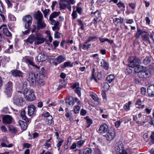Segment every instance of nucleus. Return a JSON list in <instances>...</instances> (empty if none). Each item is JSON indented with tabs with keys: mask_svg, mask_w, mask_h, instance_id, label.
<instances>
[{
	"mask_svg": "<svg viewBox=\"0 0 154 154\" xmlns=\"http://www.w3.org/2000/svg\"><path fill=\"white\" fill-rule=\"evenodd\" d=\"M94 151L96 154H101V152L98 148H95Z\"/></svg>",
	"mask_w": 154,
	"mask_h": 154,
	"instance_id": "nucleus-57",
	"label": "nucleus"
},
{
	"mask_svg": "<svg viewBox=\"0 0 154 154\" xmlns=\"http://www.w3.org/2000/svg\"><path fill=\"white\" fill-rule=\"evenodd\" d=\"M77 146L76 144L74 143H73L72 145L69 148L70 149H74L76 148V146Z\"/></svg>",
	"mask_w": 154,
	"mask_h": 154,
	"instance_id": "nucleus-59",
	"label": "nucleus"
},
{
	"mask_svg": "<svg viewBox=\"0 0 154 154\" xmlns=\"http://www.w3.org/2000/svg\"><path fill=\"white\" fill-rule=\"evenodd\" d=\"M91 45V44H88V45H84L83 46V49L84 50H86L88 49L89 48L90 46Z\"/></svg>",
	"mask_w": 154,
	"mask_h": 154,
	"instance_id": "nucleus-63",
	"label": "nucleus"
},
{
	"mask_svg": "<svg viewBox=\"0 0 154 154\" xmlns=\"http://www.w3.org/2000/svg\"><path fill=\"white\" fill-rule=\"evenodd\" d=\"M85 119L86 120L88 124V125L86 127L87 128H88L92 123V120L88 116L85 117Z\"/></svg>",
	"mask_w": 154,
	"mask_h": 154,
	"instance_id": "nucleus-35",
	"label": "nucleus"
},
{
	"mask_svg": "<svg viewBox=\"0 0 154 154\" xmlns=\"http://www.w3.org/2000/svg\"><path fill=\"white\" fill-rule=\"evenodd\" d=\"M23 20L25 23V28H28L32 23V18L31 16L30 15H26L23 18Z\"/></svg>",
	"mask_w": 154,
	"mask_h": 154,
	"instance_id": "nucleus-7",
	"label": "nucleus"
},
{
	"mask_svg": "<svg viewBox=\"0 0 154 154\" xmlns=\"http://www.w3.org/2000/svg\"><path fill=\"white\" fill-rule=\"evenodd\" d=\"M14 103L17 106L21 107L24 105L25 101L23 98L20 97L15 99L14 101Z\"/></svg>",
	"mask_w": 154,
	"mask_h": 154,
	"instance_id": "nucleus-13",
	"label": "nucleus"
},
{
	"mask_svg": "<svg viewBox=\"0 0 154 154\" xmlns=\"http://www.w3.org/2000/svg\"><path fill=\"white\" fill-rule=\"evenodd\" d=\"M3 32L4 34L6 36L9 37H11L12 35L8 29L5 28H3Z\"/></svg>",
	"mask_w": 154,
	"mask_h": 154,
	"instance_id": "nucleus-32",
	"label": "nucleus"
},
{
	"mask_svg": "<svg viewBox=\"0 0 154 154\" xmlns=\"http://www.w3.org/2000/svg\"><path fill=\"white\" fill-rule=\"evenodd\" d=\"M59 22H57L56 25H54L52 27V29L53 31H58L60 29Z\"/></svg>",
	"mask_w": 154,
	"mask_h": 154,
	"instance_id": "nucleus-40",
	"label": "nucleus"
},
{
	"mask_svg": "<svg viewBox=\"0 0 154 154\" xmlns=\"http://www.w3.org/2000/svg\"><path fill=\"white\" fill-rule=\"evenodd\" d=\"M92 152V150L90 148H86L84 149L83 151V154H90Z\"/></svg>",
	"mask_w": 154,
	"mask_h": 154,
	"instance_id": "nucleus-37",
	"label": "nucleus"
},
{
	"mask_svg": "<svg viewBox=\"0 0 154 154\" xmlns=\"http://www.w3.org/2000/svg\"><path fill=\"white\" fill-rule=\"evenodd\" d=\"M3 122L6 124H10L12 122V117L8 115L4 117L3 118Z\"/></svg>",
	"mask_w": 154,
	"mask_h": 154,
	"instance_id": "nucleus-22",
	"label": "nucleus"
},
{
	"mask_svg": "<svg viewBox=\"0 0 154 154\" xmlns=\"http://www.w3.org/2000/svg\"><path fill=\"white\" fill-rule=\"evenodd\" d=\"M4 92L8 97L11 96L13 92V83L12 82L9 81L6 84Z\"/></svg>",
	"mask_w": 154,
	"mask_h": 154,
	"instance_id": "nucleus-5",
	"label": "nucleus"
},
{
	"mask_svg": "<svg viewBox=\"0 0 154 154\" xmlns=\"http://www.w3.org/2000/svg\"><path fill=\"white\" fill-rule=\"evenodd\" d=\"M131 103V101H129L124 105L123 108L125 111L128 112L130 110Z\"/></svg>",
	"mask_w": 154,
	"mask_h": 154,
	"instance_id": "nucleus-29",
	"label": "nucleus"
},
{
	"mask_svg": "<svg viewBox=\"0 0 154 154\" xmlns=\"http://www.w3.org/2000/svg\"><path fill=\"white\" fill-rule=\"evenodd\" d=\"M71 87L75 91L79 97H81V88L79 87V83H75L71 86Z\"/></svg>",
	"mask_w": 154,
	"mask_h": 154,
	"instance_id": "nucleus-11",
	"label": "nucleus"
},
{
	"mask_svg": "<svg viewBox=\"0 0 154 154\" xmlns=\"http://www.w3.org/2000/svg\"><path fill=\"white\" fill-rule=\"evenodd\" d=\"M117 5L119 8L123 7L124 8H125V6L124 4L122 3V2H120L117 4Z\"/></svg>",
	"mask_w": 154,
	"mask_h": 154,
	"instance_id": "nucleus-53",
	"label": "nucleus"
},
{
	"mask_svg": "<svg viewBox=\"0 0 154 154\" xmlns=\"http://www.w3.org/2000/svg\"><path fill=\"white\" fill-rule=\"evenodd\" d=\"M125 22L127 24H131L134 23V21L132 19H126Z\"/></svg>",
	"mask_w": 154,
	"mask_h": 154,
	"instance_id": "nucleus-55",
	"label": "nucleus"
},
{
	"mask_svg": "<svg viewBox=\"0 0 154 154\" xmlns=\"http://www.w3.org/2000/svg\"><path fill=\"white\" fill-rule=\"evenodd\" d=\"M9 19H10L11 20L14 21L16 20L14 16L11 14H9L8 16Z\"/></svg>",
	"mask_w": 154,
	"mask_h": 154,
	"instance_id": "nucleus-62",
	"label": "nucleus"
},
{
	"mask_svg": "<svg viewBox=\"0 0 154 154\" xmlns=\"http://www.w3.org/2000/svg\"><path fill=\"white\" fill-rule=\"evenodd\" d=\"M141 93L143 95H145L146 93V88L142 87L141 89Z\"/></svg>",
	"mask_w": 154,
	"mask_h": 154,
	"instance_id": "nucleus-60",
	"label": "nucleus"
},
{
	"mask_svg": "<svg viewBox=\"0 0 154 154\" xmlns=\"http://www.w3.org/2000/svg\"><path fill=\"white\" fill-rule=\"evenodd\" d=\"M42 11L43 12L44 14V17L45 18L46 17L47 15L48 14L50 10L49 9H45L43 10V9H42Z\"/></svg>",
	"mask_w": 154,
	"mask_h": 154,
	"instance_id": "nucleus-43",
	"label": "nucleus"
},
{
	"mask_svg": "<svg viewBox=\"0 0 154 154\" xmlns=\"http://www.w3.org/2000/svg\"><path fill=\"white\" fill-rule=\"evenodd\" d=\"M108 127L105 124L101 125L100 127L99 131L100 133H105L107 131Z\"/></svg>",
	"mask_w": 154,
	"mask_h": 154,
	"instance_id": "nucleus-18",
	"label": "nucleus"
},
{
	"mask_svg": "<svg viewBox=\"0 0 154 154\" xmlns=\"http://www.w3.org/2000/svg\"><path fill=\"white\" fill-rule=\"evenodd\" d=\"M84 141L83 140H81L78 141L76 143L78 147H80L84 143Z\"/></svg>",
	"mask_w": 154,
	"mask_h": 154,
	"instance_id": "nucleus-47",
	"label": "nucleus"
},
{
	"mask_svg": "<svg viewBox=\"0 0 154 154\" xmlns=\"http://www.w3.org/2000/svg\"><path fill=\"white\" fill-rule=\"evenodd\" d=\"M19 125L21 127L22 129L25 130L27 128V124L26 122L21 120H19L18 122Z\"/></svg>",
	"mask_w": 154,
	"mask_h": 154,
	"instance_id": "nucleus-24",
	"label": "nucleus"
},
{
	"mask_svg": "<svg viewBox=\"0 0 154 154\" xmlns=\"http://www.w3.org/2000/svg\"><path fill=\"white\" fill-rule=\"evenodd\" d=\"M123 145L122 142L119 141L117 143L115 147V150L117 154H121L122 151L124 150Z\"/></svg>",
	"mask_w": 154,
	"mask_h": 154,
	"instance_id": "nucleus-14",
	"label": "nucleus"
},
{
	"mask_svg": "<svg viewBox=\"0 0 154 154\" xmlns=\"http://www.w3.org/2000/svg\"><path fill=\"white\" fill-rule=\"evenodd\" d=\"M151 141L152 143H154V132L152 133V134L150 136Z\"/></svg>",
	"mask_w": 154,
	"mask_h": 154,
	"instance_id": "nucleus-64",
	"label": "nucleus"
},
{
	"mask_svg": "<svg viewBox=\"0 0 154 154\" xmlns=\"http://www.w3.org/2000/svg\"><path fill=\"white\" fill-rule=\"evenodd\" d=\"M115 135V132L113 128H111L108 130L106 134L105 135L106 139L108 141L112 140Z\"/></svg>",
	"mask_w": 154,
	"mask_h": 154,
	"instance_id": "nucleus-6",
	"label": "nucleus"
},
{
	"mask_svg": "<svg viewBox=\"0 0 154 154\" xmlns=\"http://www.w3.org/2000/svg\"><path fill=\"white\" fill-rule=\"evenodd\" d=\"M39 75L32 72H29L27 75V79L32 85H36V82L39 78Z\"/></svg>",
	"mask_w": 154,
	"mask_h": 154,
	"instance_id": "nucleus-3",
	"label": "nucleus"
},
{
	"mask_svg": "<svg viewBox=\"0 0 154 154\" xmlns=\"http://www.w3.org/2000/svg\"><path fill=\"white\" fill-rule=\"evenodd\" d=\"M24 62L26 63L28 65H30L32 66L34 65V63L32 59H30L29 57H26L24 59Z\"/></svg>",
	"mask_w": 154,
	"mask_h": 154,
	"instance_id": "nucleus-28",
	"label": "nucleus"
},
{
	"mask_svg": "<svg viewBox=\"0 0 154 154\" xmlns=\"http://www.w3.org/2000/svg\"><path fill=\"white\" fill-rule=\"evenodd\" d=\"M49 20L51 21V23L52 25H55L57 23V22H59L58 21H56L54 20L53 19H49Z\"/></svg>",
	"mask_w": 154,
	"mask_h": 154,
	"instance_id": "nucleus-54",
	"label": "nucleus"
},
{
	"mask_svg": "<svg viewBox=\"0 0 154 154\" xmlns=\"http://www.w3.org/2000/svg\"><path fill=\"white\" fill-rule=\"evenodd\" d=\"M34 41H35V36L32 34L29 35L28 38L25 40V42L30 44H32Z\"/></svg>",
	"mask_w": 154,
	"mask_h": 154,
	"instance_id": "nucleus-20",
	"label": "nucleus"
},
{
	"mask_svg": "<svg viewBox=\"0 0 154 154\" xmlns=\"http://www.w3.org/2000/svg\"><path fill=\"white\" fill-rule=\"evenodd\" d=\"M36 82V84H38L41 86H43L45 84L44 81L43 80L39 78L38 79V80H37Z\"/></svg>",
	"mask_w": 154,
	"mask_h": 154,
	"instance_id": "nucleus-42",
	"label": "nucleus"
},
{
	"mask_svg": "<svg viewBox=\"0 0 154 154\" xmlns=\"http://www.w3.org/2000/svg\"><path fill=\"white\" fill-rule=\"evenodd\" d=\"M143 31L141 30L138 29L135 35V37L137 38H139L140 35L142 36V33Z\"/></svg>",
	"mask_w": 154,
	"mask_h": 154,
	"instance_id": "nucleus-36",
	"label": "nucleus"
},
{
	"mask_svg": "<svg viewBox=\"0 0 154 154\" xmlns=\"http://www.w3.org/2000/svg\"><path fill=\"white\" fill-rule=\"evenodd\" d=\"M150 74V72L148 70L141 71L138 74V75L140 78H146L149 77Z\"/></svg>",
	"mask_w": 154,
	"mask_h": 154,
	"instance_id": "nucleus-15",
	"label": "nucleus"
},
{
	"mask_svg": "<svg viewBox=\"0 0 154 154\" xmlns=\"http://www.w3.org/2000/svg\"><path fill=\"white\" fill-rule=\"evenodd\" d=\"M60 12H54L51 13L49 19H52L55 18L59 16Z\"/></svg>",
	"mask_w": 154,
	"mask_h": 154,
	"instance_id": "nucleus-33",
	"label": "nucleus"
},
{
	"mask_svg": "<svg viewBox=\"0 0 154 154\" xmlns=\"http://www.w3.org/2000/svg\"><path fill=\"white\" fill-rule=\"evenodd\" d=\"M113 20L114 22H116L117 23H122L124 21V19L121 17L120 19L116 18L115 19H114Z\"/></svg>",
	"mask_w": 154,
	"mask_h": 154,
	"instance_id": "nucleus-39",
	"label": "nucleus"
},
{
	"mask_svg": "<svg viewBox=\"0 0 154 154\" xmlns=\"http://www.w3.org/2000/svg\"><path fill=\"white\" fill-rule=\"evenodd\" d=\"M46 119L47 123L49 125H51L52 123L53 118L51 116L47 118Z\"/></svg>",
	"mask_w": 154,
	"mask_h": 154,
	"instance_id": "nucleus-41",
	"label": "nucleus"
},
{
	"mask_svg": "<svg viewBox=\"0 0 154 154\" xmlns=\"http://www.w3.org/2000/svg\"><path fill=\"white\" fill-rule=\"evenodd\" d=\"M71 62L70 61L66 62L64 63L63 67V68H65L66 67L68 66H72V65H70Z\"/></svg>",
	"mask_w": 154,
	"mask_h": 154,
	"instance_id": "nucleus-48",
	"label": "nucleus"
},
{
	"mask_svg": "<svg viewBox=\"0 0 154 154\" xmlns=\"http://www.w3.org/2000/svg\"><path fill=\"white\" fill-rule=\"evenodd\" d=\"M150 61V58L149 57H146L143 60V63L145 65H147L149 63Z\"/></svg>",
	"mask_w": 154,
	"mask_h": 154,
	"instance_id": "nucleus-34",
	"label": "nucleus"
},
{
	"mask_svg": "<svg viewBox=\"0 0 154 154\" xmlns=\"http://www.w3.org/2000/svg\"><path fill=\"white\" fill-rule=\"evenodd\" d=\"M35 18L37 20V27L38 29H44L46 25L43 20V17L41 12L38 11L35 15Z\"/></svg>",
	"mask_w": 154,
	"mask_h": 154,
	"instance_id": "nucleus-1",
	"label": "nucleus"
},
{
	"mask_svg": "<svg viewBox=\"0 0 154 154\" xmlns=\"http://www.w3.org/2000/svg\"><path fill=\"white\" fill-rule=\"evenodd\" d=\"M86 113L87 112L85 110H84V109H82L81 110L80 113L81 115L83 116H85L86 114Z\"/></svg>",
	"mask_w": 154,
	"mask_h": 154,
	"instance_id": "nucleus-58",
	"label": "nucleus"
},
{
	"mask_svg": "<svg viewBox=\"0 0 154 154\" xmlns=\"http://www.w3.org/2000/svg\"><path fill=\"white\" fill-rule=\"evenodd\" d=\"M4 12V8L2 5V3L1 1H0V12L2 13Z\"/></svg>",
	"mask_w": 154,
	"mask_h": 154,
	"instance_id": "nucleus-56",
	"label": "nucleus"
},
{
	"mask_svg": "<svg viewBox=\"0 0 154 154\" xmlns=\"http://www.w3.org/2000/svg\"><path fill=\"white\" fill-rule=\"evenodd\" d=\"M100 66L103 67L105 69L108 70L109 69V64L103 59H102L100 61Z\"/></svg>",
	"mask_w": 154,
	"mask_h": 154,
	"instance_id": "nucleus-25",
	"label": "nucleus"
},
{
	"mask_svg": "<svg viewBox=\"0 0 154 154\" xmlns=\"http://www.w3.org/2000/svg\"><path fill=\"white\" fill-rule=\"evenodd\" d=\"M63 141L64 140L63 139H61L57 143V146L58 150H60V147L61 146Z\"/></svg>",
	"mask_w": 154,
	"mask_h": 154,
	"instance_id": "nucleus-44",
	"label": "nucleus"
},
{
	"mask_svg": "<svg viewBox=\"0 0 154 154\" xmlns=\"http://www.w3.org/2000/svg\"><path fill=\"white\" fill-rule=\"evenodd\" d=\"M61 35V34L59 32H56L54 34V37L55 38H60Z\"/></svg>",
	"mask_w": 154,
	"mask_h": 154,
	"instance_id": "nucleus-49",
	"label": "nucleus"
},
{
	"mask_svg": "<svg viewBox=\"0 0 154 154\" xmlns=\"http://www.w3.org/2000/svg\"><path fill=\"white\" fill-rule=\"evenodd\" d=\"M35 36V43L36 45H38L43 43L45 40V38H44L42 35L40 33H36Z\"/></svg>",
	"mask_w": 154,
	"mask_h": 154,
	"instance_id": "nucleus-8",
	"label": "nucleus"
},
{
	"mask_svg": "<svg viewBox=\"0 0 154 154\" xmlns=\"http://www.w3.org/2000/svg\"><path fill=\"white\" fill-rule=\"evenodd\" d=\"M12 74L14 76L22 77L23 73L19 70H14L12 72Z\"/></svg>",
	"mask_w": 154,
	"mask_h": 154,
	"instance_id": "nucleus-26",
	"label": "nucleus"
},
{
	"mask_svg": "<svg viewBox=\"0 0 154 154\" xmlns=\"http://www.w3.org/2000/svg\"><path fill=\"white\" fill-rule=\"evenodd\" d=\"M114 78L115 77L114 75L111 74L107 76L106 79L107 82L110 83L113 81Z\"/></svg>",
	"mask_w": 154,
	"mask_h": 154,
	"instance_id": "nucleus-31",
	"label": "nucleus"
},
{
	"mask_svg": "<svg viewBox=\"0 0 154 154\" xmlns=\"http://www.w3.org/2000/svg\"><path fill=\"white\" fill-rule=\"evenodd\" d=\"M140 66L139 65L138 66H136L134 67V70L135 72L138 73H139V72L141 71L140 70Z\"/></svg>",
	"mask_w": 154,
	"mask_h": 154,
	"instance_id": "nucleus-52",
	"label": "nucleus"
},
{
	"mask_svg": "<svg viewBox=\"0 0 154 154\" xmlns=\"http://www.w3.org/2000/svg\"><path fill=\"white\" fill-rule=\"evenodd\" d=\"M80 109V107L79 106H75L74 108V112L75 113H78Z\"/></svg>",
	"mask_w": 154,
	"mask_h": 154,
	"instance_id": "nucleus-45",
	"label": "nucleus"
},
{
	"mask_svg": "<svg viewBox=\"0 0 154 154\" xmlns=\"http://www.w3.org/2000/svg\"><path fill=\"white\" fill-rule=\"evenodd\" d=\"M66 103L68 106H72L74 105V100L72 97H67L66 99Z\"/></svg>",
	"mask_w": 154,
	"mask_h": 154,
	"instance_id": "nucleus-21",
	"label": "nucleus"
},
{
	"mask_svg": "<svg viewBox=\"0 0 154 154\" xmlns=\"http://www.w3.org/2000/svg\"><path fill=\"white\" fill-rule=\"evenodd\" d=\"M25 98L26 100L29 101H32L36 99V97L34 94L33 90H31L29 92L28 94L25 96Z\"/></svg>",
	"mask_w": 154,
	"mask_h": 154,
	"instance_id": "nucleus-9",
	"label": "nucleus"
},
{
	"mask_svg": "<svg viewBox=\"0 0 154 154\" xmlns=\"http://www.w3.org/2000/svg\"><path fill=\"white\" fill-rule=\"evenodd\" d=\"M69 3L72 4L69 2H61L59 4L60 8V9H65L66 8H67L70 11H71V7Z\"/></svg>",
	"mask_w": 154,
	"mask_h": 154,
	"instance_id": "nucleus-12",
	"label": "nucleus"
},
{
	"mask_svg": "<svg viewBox=\"0 0 154 154\" xmlns=\"http://www.w3.org/2000/svg\"><path fill=\"white\" fill-rule=\"evenodd\" d=\"M27 109V114L29 116L34 115L36 112V107L33 104L29 105Z\"/></svg>",
	"mask_w": 154,
	"mask_h": 154,
	"instance_id": "nucleus-10",
	"label": "nucleus"
},
{
	"mask_svg": "<svg viewBox=\"0 0 154 154\" xmlns=\"http://www.w3.org/2000/svg\"><path fill=\"white\" fill-rule=\"evenodd\" d=\"M135 105L136 107L138 109H143L144 107V105L142 104V101L140 99H139L137 100Z\"/></svg>",
	"mask_w": 154,
	"mask_h": 154,
	"instance_id": "nucleus-27",
	"label": "nucleus"
},
{
	"mask_svg": "<svg viewBox=\"0 0 154 154\" xmlns=\"http://www.w3.org/2000/svg\"><path fill=\"white\" fill-rule=\"evenodd\" d=\"M103 85L104 91H105L108 90L110 87V86L108 83L106 82H104L103 84Z\"/></svg>",
	"mask_w": 154,
	"mask_h": 154,
	"instance_id": "nucleus-38",
	"label": "nucleus"
},
{
	"mask_svg": "<svg viewBox=\"0 0 154 154\" xmlns=\"http://www.w3.org/2000/svg\"><path fill=\"white\" fill-rule=\"evenodd\" d=\"M22 90L25 96L26 95V94H27L29 91L30 90L29 88H27V84L26 83H24L23 85Z\"/></svg>",
	"mask_w": 154,
	"mask_h": 154,
	"instance_id": "nucleus-23",
	"label": "nucleus"
},
{
	"mask_svg": "<svg viewBox=\"0 0 154 154\" xmlns=\"http://www.w3.org/2000/svg\"><path fill=\"white\" fill-rule=\"evenodd\" d=\"M35 60L38 62H42L45 61L47 59L46 56L43 52L39 53L36 57Z\"/></svg>",
	"mask_w": 154,
	"mask_h": 154,
	"instance_id": "nucleus-16",
	"label": "nucleus"
},
{
	"mask_svg": "<svg viewBox=\"0 0 154 154\" xmlns=\"http://www.w3.org/2000/svg\"><path fill=\"white\" fill-rule=\"evenodd\" d=\"M26 113L25 110H23L21 112L20 116L23 119L25 120L26 122H29V120L26 116Z\"/></svg>",
	"mask_w": 154,
	"mask_h": 154,
	"instance_id": "nucleus-30",
	"label": "nucleus"
},
{
	"mask_svg": "<svg viewBox=\"0 0 154 154\" xmlns=\"http://www.w3.org/2000/svg\"><path fill=\"white\" fill-rule=\"evenodd\" d=\"M100 17V15H98V16H95V18L93 21V23L94 25H95L98 22V20Z\"/></svg>",
	"mask_w": 154,
	"mask_h": 154,
	"instance_id": "nucleus-46",
	"label": "nucleus"
},
{
	"mask_svg": "<svg viewBox=\"0 0 154 154\" xmlns=\"http://www.w3.org/2000/svg\"><path fill=\"white\" fill-rule=\"evenodd\" d=\"M65 59V57L62 55L58 56L56 58L54 56H51L49 58V61L51 64L56 66L64 61Z\"/></svg>",
	"mask_w": 154,
	"mask_h": 154,
	"instance_id": "nucleus-2",
	"label": "nucleus"
},
{
	"mask_svg": "<svg viewBox=\"0 0 154 154\" xmlns=\"http://www.w3.org/2000/svg\"><path fill=\"white\" fill-rule=\"evenodd\" d=\"M9 130L14 133H17V130L13 126H11L9 127Z\"/></svg>",
	"mask_w": 154,
	"mask_h": 154,
	"instance_id": "nucleus-50",
	"label": "nucleus"
},
{
	"mask_svg": "<svg viewBox=\"0 0 154 154\" xmlns=\"http://www.w3.org/2000/svg\"><path fill=\"white\" fill-rule=\"evenodd\" d=\"M99 40L101 42H104L106 41H108L109 39L107 38H100Z\"/></svg>",
	"mask_w": 154,
	"mask_h": 154,
	"instance_id": "nucleus-61",
	"label": "nucleus"
},
{
	"mask_svg": "<svg viewBox=\"0 0 154 154\" xmlns=\"http://www.w3.org/2000/svg\"><path fill=\"white\" fill-rule=\"evenodd\" d=\"M90 96L95 101H98V98L96 94H91Z\"/></svg>",
	"mask_w": 154,
	"mask_h": 154,
	"instance_id": "nucleus-51",
	"label": "nucleus"
},
{
	"mask_svg": "<svg viewBox=\"0 0 154 154\" xmlns=\"http://www.w3.org/2000/svg\"><path fill=\"white\" fill-rule=\"evenodd\" d=\"M128 60L129 62V66L132 68L136 66H137L141 63L140 59L136 57H130L128 59Z\"/></svg>",
	"mask_w": 154,
	"mask_h": 154,
	"instance_id": "nucleus-4",
	"label": "nucleus"
},
{
	"mask_svg": "<svg viewBox=\"0 0 154 154\" xmlns=\"http://www.w3.org/2000/svg\"><path fill=\"white\" fill-rule=\"evenodd\" d=\"M147 92L149 96L154 97V85H151L148 87Z\"/></svg>",
	"mask_w": 154,
	"mask_h": 154,
	"instance_id": "nucleus-17",
	"label": "nucleus"
},
{
	"mask_svg": "<svg viewBox=\"0 0 154 154\" xmlns=\"http://www.w3.org/2000/svg\"><path fill=\"white\" fill-rule=\"evenodd\" d=\"M141 38L143 40L147 41L149 44L150 43L149 39V35L147 32L143 31L141 36Z\"/></svg>",
	"mask_w": 154,
	"mask_h": 154,
	"instance_id": "nucleus-19",
	"label": "nucleus"
}]
</instances>
